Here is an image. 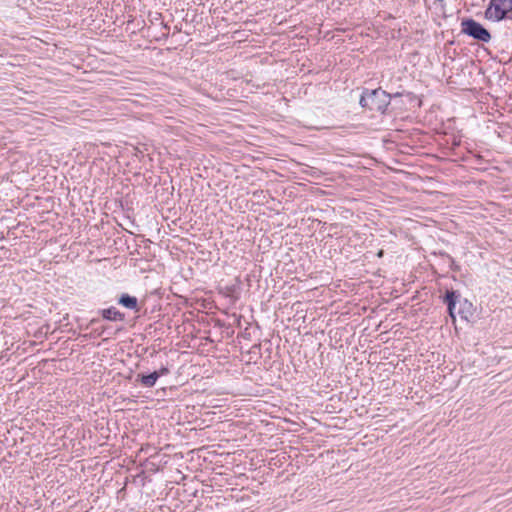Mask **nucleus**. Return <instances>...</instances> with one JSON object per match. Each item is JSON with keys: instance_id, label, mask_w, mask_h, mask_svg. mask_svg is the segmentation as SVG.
<instances>
[{"instance_id": "1", "label": "nucleus", "mask_w": 512, "mask_h": 512, "mask_svg": "<svg viewBox=\"0 0 512 512\" xmlns=\"http://www.w3.org/2000/svg\"><path fill=\"white\" fill-rule=\"evenodd\" d=\"M461 32L483 43H488L491 40L490 32L472 18H465L461 21Z\"/></svg>"}, {"instance_id": "2", "label": "nucleus", "mask_w": 512, "mask_h": 512, "mask_svg": "<svg viewBox=\"0 0 512 512\" xmlns=\"http://www.w3.org/2000/svg\"><path fill=\"white\" fill-rule=\"evenodd\" d=\"M510 11H512V0H491L489 7L485 11V16L487 19L500 21Z\"/></svg>"}, {"instance_id": "3", "label": "nucleus", "mask_w": 512, "mask_h": 512, "mask_svg": "<svg viewBox=\"0 0 512 512\" xmlns=\"http://www.w3.org/2000/svg\"><path fill=\"white\" fill-rule=\"evenodd\" d=\"M391 95L380 88L370 91L369 110L384 113L390 104Z\"/></svg>"}, {"instance_id": "4", "label": "nucleus", "mask_w": 512, "mask_h": 512, "mask_svg": "<svg viewBox=\"0 0 512 512\" xmlns=\"http://www.w3.org/2000/svg\"><path fill=\"white\" fill-rule=\"evenodd\" d=\"M101 315L104 319L109 321H123L125 316L122 312L117 310L115 307H109L101 311Z\"/></svg>"}, {"instance_id": "5", "label": "nucleus", "mask_w": 512, "mask_h": 512, "mask_svg": "<svg viewBox=\"0 0 512 512\" xmlns=\"http://www.w3.org/2000/svg\"><path fill=\"white\" fill-rule=\"evenodd\" d=\"M458 298H459V294L456 291H447L445 298H444V302L448 306L449 314L453 319L455 318L454 309H455L456 301Z\"/></svg>"}, {"instance_id": "6", "label": "nucleus", "mask_w": 512, "mask_h": 512, "mask_svg": "<svg viewBox=\"0 0 512 512\" xmlns=\"http://www.w3.org/2000/svg\"><path fill=\"white\" fill-rule=\"evenodd\" d=\"M137 380L141 383L142 386L151 388V387L155 386V384L158 380V375L155 372H152L148 375H138Z\"/></svg>"}, {"instance_id": "7", "label": "nucleus", "mask_w": 512, "mask_h": 512, "mask_svg": "<svg viewBox=\"0 0 512 512\" xmlns=\"http://www.w3.org/2000/svg\"><path fill=\"white\" fill-rule=\"evenodd\" d=\"M119 304L129 309H137L138 301L136 297L130 296L128 294H123L119 298Z\"/></svg>"}, {"instance_id": "8", "label": "nucleus", "mask_w": 512, "mask_h": 512, "mask_svg": "<svg viewBox=\"0 0 512 512\" xmlns=\"http://www.w3.org/2000/svg\"><path fill=\"white\" fill-rule=\"evenodd\" d=\"M369 103H370V91L366 90L360 97V101H359V104L363 107V108H368L369 109Z\"/></svg>"}, {"instance_id": "9", "label": "nucleus", "mask_w": 512, "mask_h": 512, "mask_svg": "<svg viewBox=\"0 0 512 512\" xmlns=\"http://www.w3.org/2000/svg\"><path fill=\"white\" fill-rule=\"evenodd\" d=\"M154 372L157 373L158 378H159L161 376L167 375L169 373V369L167 367H161L159 370L154 371Z\"/></svg>"}]
</instances>
